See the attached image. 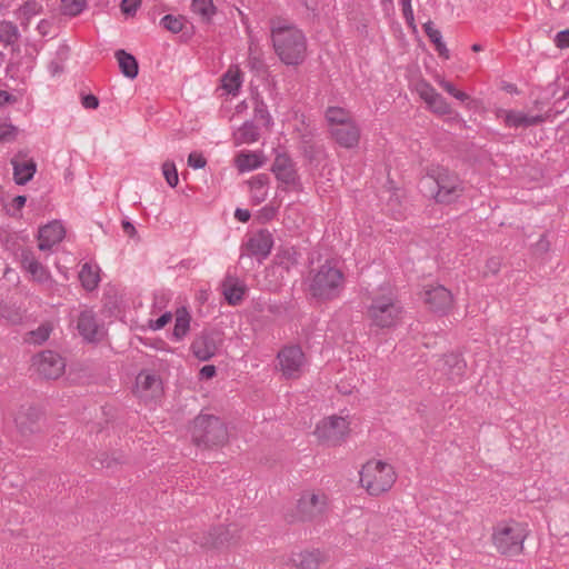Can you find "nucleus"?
I'll return each mask as SVG.
<instances>
[{
    "mask_svg": "<svg viewBox=\"0 0 569 569\" xmlns=\"http://www.w3.org/2000/svg\"><path fill=\"white\" fill-rule=\"evenodd\" d=\"M345 273L330 260L311 269L306 279V297L317 305L338 299L345 289Z\"/></svg>",
    "mask_w": 569,
    "mask_h": 569,
    "instance_id": "obj_1",
    "label": "nucleus"
},
{
    "mask_svg": "<svg viewBox=\"0 0 569 569\" xmlns=\"http://www.w3.org/2000/svg\"><path fill=\"white\" fill-rule=\"evenodd\" d=\"M423 194L439 204H451L463 193L459 174L443 166H431L420 180Z\"/></svg>",
    "mask_w": 569,
    "mask_h": 569,
    "instance_id": "obj_2",
    "label": "nucleus"
},
{
    "mask_svg": "<svg viewBox=\"0 0 569 569\" xmlns=\"http://www.w3.org/2000/svg\"><path fill=\"white\" fill-rule=\"evenodd\" d=\"M369 299L366 315L371 329H392L401 322L405 308L392 288L380 287V290L372 293Z\"/></svg>",
    "mask_w": 569,
    "mask_h": 569,
    "instance_id": "obj_3",
    "label": "nucleus"
},
{
    "mask_svg": "<svg viewBox=\"0 0 569 569\" xmlns=\"http://www.w3.org/2000/svg\"><path fill=\"white\" fill-rule=\"evenodd\" d=\"M274 51L287 66L301 64L307 56V39L303 32L293 26L272 29Z\"/></svg>",
    "mask_w": 569,
    "mask_h": 569,
    "instance_id": "obj_4",
    "label": "nucleus"
},
{
    "mask_svg": "<svg viewBox=\"0 0 569 569\" xmlns=\"http://www.w3.org/2000/svg\"><path fill=\"white\" fill-rule=\"evenodd\" d=\"M191 440L199 448L222 446L228 440V430L223 421L213 415L197 416L190 428Z\"/></svg>",
    "mask_w": 569,
    "mask_h": 569,
    "instance_id": "obj_5",
    "label": "nucleus"
},
{
    "mask_svg": "<svg viewBox=\"0 0 569 569\" xmlns=\"http://www.w3.org/2000/svg\"><path fill=\"white\" fill-rule=\"evenodd\" d=\"M395 481L396 473L392 466L381 460L367 462L360 471V483L371 496L388 491Z\"/></svg>",
    "mask_w": 569,
    "mask_h": 569,
    "instance_id": "obj_6",
    "label": "nucleus"
},
{
    "mask_svg": "<svg viewBox=\"0 0 569 569\" xmlns=\"http://www.w3.org/2000/svg\"><path fill=\"white\" fill-rule=\"evenodd\" d=\"M527 536V526L523 523L499 525L493 529L492 542L501 555L518 556L523 550Z\"/></svg>",
    "mask_w": 569,
    "mask_h": 569,
    "instance_id": "obj_7",
    "label": "nucleus"
},
{
    "mask_svg": "<svg viewBox=\"0 0 569 569\" xmlns=\"http://www.w3.org/2000/svg\"><path fill=\"white\" fill-rule=\"evenodd\" d=\"M326 506L325 496L307 492L298 500L295 512L286 513V519L290 523L312 521L325 512Z\"/></svg>",
    "mask_w": 569,
    "mask_h": 569,
    "instance_id": "obj_8",
    "label": "nucleus"
},
{
    "mask_svg": "<svg viewBox=\"0 0 569 569\" xmlns=\"http://www.w3.org/2000/svg\"><path fill=\"white\" fill-rule=\"evenodd\" d=\"M568 93H565L560 99L555 101L553 106L546 111L545 114L528 116L522 111L509 110L506 111L505 124L509 128H529L543 123L550 117L561 112L559 104L567 98Z\"/></svg>",
    "mask_w": 569,
    "mask_h": 569,
    "instance_id": "obj_9",
    "label": "nucleus"
},
{
    "mask_svg": "<svg viewBox=\"0 0 569 569\" xmlns=\"http://www.w3.org/2000/svg\"><path fill=\"white\" fill-rule=\"evenodd\" d=\"M347 431V420L342 417L331 416L317 423L315 435L321 441L337 445L345 438Z\"/></svg>",
    "mask_w": 569,
    "mask_h": 569,
    "instance_id": "obj_10",
    "label": "nucleus"
},
{
    "mask_svg": "<svg viewBox=\"0 0 569 569\" xmlns=\"http://www.w3.org/2000/svg\"><path fill=\"white\" fill-rule=\"evenodd\" d=\"M33 366L39 376L46 379L59 378L66 368L64 360L54 351L47 350L33 358Z\"/></svg>",
    "mask_w": 569,
    "mask_h": 569,
    "instance_id": "obj_11",
    "label": "nucleus"
},
{
    "mask_svg": "<svg viewBox=\"0 0 569 569\" xmlns=\"http://www.w3.org/2000/svg\"><path fill=\"white\" fill-rule=\"evenodd\" d=\"M422 299L431 311L440 315L447 313L453 301L451 291L442 284L426 287Z\"/></svg>",
    "mask_w": 569,
    "mask_h": 569,
    "instance_id": "obj_12",
    "label": "nucleus"
},
{
    "mask_svg": "<svg viewBox=\"0 0 569 569\" xmlns=\"http://www.w3.org/2000/svg\"><path fill=\"white\" fill-rule=\"evenodd\" d=\"M276 178L284 184L301 187L300 177L297 172L293 160L287 153L277 154L272 167Z\"/></svg>",
    "mask_w": 569,
    "mask_h": 569,
    "instance_id": "obj_13",
    "label": "nucleus"
},
{
    "mask_svg": "<svg viewBox=\"0 0 569 569\" xmlns=\"http://www.w3.org/2000/svg\"><path fill=\"white\" fill-rule=\"evenodd\" d=\"M251 100H253L254 113L251 119V143L260 137V130H268L272 124V118L268 111L266 103L259 99V94L251 88Z\"/></svg>",
    "mask_w": 569,
    "mask_h": 569,
    "instance_id": "obj_14",
    "label": "nucleus"
},
{
    "mask_svg": "<svg viewBox=\"0 0 569 569\" xmlns=\"http://www.w3.org/2000/svg\"><path fill=\"white\" fill-rule=\"evenodd\" d=\"M79 335L88 342L99 341L103 337V328L98 323L92 310L80 312L77 321Z\"/></svg>",
    "mask_w": 569,
    "mask_h": 569,
    "instance_id": "obj_15",
    "label": "nucleus"
},
{
    "mask_svg": "<svg viewBox=\"0 0 569 569\" xmlns=\"http://www.w3.org/2000/svg\"><path fill=\"white\" fill-rule=\"evenodd\" d=\"M330 134L340 147L353 149L359 144L360 128L353 120H350L341 126L331 127Z\"/></svg>",
    "mask_w": 569,
    "mask_h": 569,
    "instance_id": "obj_16",
    "label": "nucleus"
},
{
    "mask_svg": "<svg viewBox=\"0 0 569 569\" xmlns=\"http://www.w3.org/2000/svg\"><path fill=\"white\" fill-rule=\"evenodd\" d=\"M278 359L283 375L292 377L300 371L305 355L299 346H290L279 351Z\"/></svg>",
    "mask_w": 569,
    "mask_h": 569,
    "instance_id": "obj_17",
    "label": "nucleus"
},
{
    "mask_svg": "<svg viewBox=\"0 0 569 569\" xmlns=\"http://www.w3.org/2000/svg\"><path fill=\"white\" fill-rule=\"evenodd\" d=\"M66 236V230L59 220L50 221L39 229L38 248L41 251L50 250L53 246L61 242Z\"/></svg>",
    "mask_w": 569,
    "mask_h": 569,
    "instance_id": "obj_18",
    "label": "nucleus"
},
{
    "mask_svg": "<svg viewBox=\"0 0 569 569\" xmlns=\"http://www.w3.org/2000/svg\"><path fill=\"white\" fill-rule=\"evenodd\" d=\"M22 268L32 276V279L39 283H50L52 281L48 269L38 261L31 250H22L20 254Z\"/></svg>",
    "mask_w": 569,
    "mask_h": 569,
    "instance_id": "obj_19",
    "label": "nucleus"
},
{
    "mask_svg": "<svg viewBox=\"0 0 569 569\" xmlns=\"http://www.w3.org/2000/svg\"><path fill=\"white\" fill-rule=\"evenodd\" d=\"M41 416V411L36 407L22 408L17 413L14 421L23 436L32 435L41 430L39 425Z\"/></svg>",
    "mask_w": 569,
    "mask_h": 569,
    "instance_id": "obj_20",
    "label": "nucleus"
},
{
    "mask_svg": "<svg viewBox=\"0 0 569 569\" xmlns=\"http://www.w3.org/2000/svg\"><path fill=\"white\" fill-rule=\"evenodd\" d=\"M272 247L273 236L268 229L261 228L251 234V257L259 262L270 254Z\"/></svg>",
    "mask_w": 569,
    "mask_h": 569,
    "instance_id": "obj_21",
    "label": "nucleus"
},
{
    "mask_svg": "<svg viewBox=\"0 0 569 569\" xmlns=\"http://www.w3.org/2000/svg\"><path fill=\"white\" fill-rule=\"evenodd\" d=\"M421 98L428 104L429 109L439 116H452L458 118L459 114L452 110L447 100L435 90L431 86H427V90L421 92Z\"/></svg>",
    "mask_w": 569,
    "mask_h": 569,
    "instance_id": "obj_22",
    "label": "nucleus"
},
{
    "mask_svg": "<svg viewBox=\"0 0 569 569\" xmlns=\"http://www.w3.org/2000/svg\"><path fill=\"white\" fill-rule=\"evenodd\" d=\"M191 350L196 358L201 361H207L212 358L217 350V338L212 333H202L196 338L191 345Z\"/></svg>",
    "mask_w": 569,
    "mask_h": 569,
    "instance_id": "obj_23",
    "label": "nucleus"
},
{
    "mask_svg": "<svg viewBox=\"0 0 569 569\" xmlns=\"http://www.w3.org/2000/svg\"><path fill=\"white\" fill-rule=\"evenodd\" d=\"M290 561L299 569H317L326 561V556L319 549H307L299 552H292Z\"/></svg>",
    "mask_w": 569,
    "mask_h": 569,
    "instance_id": "obj_24",
    "label": "nucleus"
},
{
    "mask_svg": "<svg viewBox=\"0 0 569 569\" xmlns=\"http://www.w3.org/2000/svg\"><path fill=\"white\" fill-rule=\"evenodd\" d=\"M441 362V370L450 380H460L465 375L467 363L461 355L455 352L445 355Z\"/></svg>",
    "mask_w": 569,
    "mask_h": 569,
    "instance_id": "obj_25",
    "label": "nucleus"
},
{
    "mask_svg": "<svg viewBox=\"0 0 569 569\" xmlns=\"http://www.w3.org/2000/svg\"><path fill=\"white\" fill-rule=\"evenodd\" d=\"M13 168V180L19 186L27 184L37 172V163L33 159L20 160L16 157L11 160Z\"/></svg>",
    "mask_w": 569,
    "mask_h": 569,
    "instance_id": "obj_26",
    "label": "nucleus"
},
{
    "mask_svg": "<svg viewBox=\"0 0 569 569\" xmlns=\"http://www.w3.org/2000/svg\"><path fill=\"white\" fill-rule=\"evenodd\" d=\"M222 289L226 300L233 306L239 303L244 295V287L240 286L238 279L231 276L226 277Z\"/></svg>",
    "mask_w": 569,
    "mask_h": 569,
    "instance_id": "obj_27",
    "label": "nucleus"
},
{
    "mask_svg": "<svg viewBox=\"0 0 569 569\" xmlns=\"http://www.w3.org/2000/svg\"><path fill=\"white\" fill-rule=\"evenodd\" d=\"M299 150L309 163L319 161V156L322 153V147L312 140V136L310 133H303L301 136Z\"/></svg>",
    "mask_w": 569,
    "mask_h": 569,
    "instance_id": "obj_28",
    "label": "nucleus"
},
{
    "mask_svg": "<svg viewBox=\"0 0 569 569\" xmlns=\"http://www.w3.org/2000/svg\"><path fill=\"white\" fill-rule=\"evenodd\" d=\"M116 58L119 62V68L124 77L129 79H134L138 76V61L132 54L120 49L116 51Z\"/></svg>",
    "mask_w": 569,
    "mask_h": 569,
    "instance_id": "obj_29",
    "label": "nucleus"
},
{
    "mask_svg": "<svg viewBox=\"0 0 569 569\" xmlns=\"http://www.w3.org/2000/svg\"><path fill=\"white\" fill-rule=\"evenodd\" d=\"M137 388L138 390L150 392L151 397L158 396L162 388L160 379L151 373H139L137 377Z\"/></svg>",
    "mask_w": 569,
    "mask_h": 569,
    "instance_id": "obj_30",
    "label": "nucleus"
},
{
    "mask_svg": "<svg viewBox=\"0 0 569 569\" xmlns=\"http://www.w3.org/2000/svg\"><path fill=\"white\" fill-rule=\"evenodd\" d=\"M241 78H242V73H241L240 69L238 68V66H231L221 78L222 88L228 93L234 94L241 86V82H242Z\"/></svg>",
    "mask_w": 569,
    "mask_h": 569,
    "instance_id": "obj_31",
    "label": "nucleus"
},
{
    "mask_svg": "<svg viewBox=\"0 0 569 569\" xmlns=\"http://www.w3.org/2000/svg\"><path fill=\"white\" fill-rule=\"evenodd\" d=\"M191 317L186 308H180L176 312V322L172 336L176 340H181L190 328Z\"/></svg>",
    "mask_w": 569,
    "mask_h": 569,
    "instance_id": "obj_32",
    "label": "nucleus"
},
{
    "mask_svg": "<svg viewBox=\"0 0 569 569\" xmlns=\"http://www.w3.org/2000/svg\"><path fill=\"white\" fill-rule=\"evenodd\" d=\"M299 253L293 247L281 248L276 257L274 261L278 266L286 270H289L292 266L298 263Z\"/></svg>",
    "mask_w": 569,
    "mask_h": 569,
    "instance_id": "obj_33",
    "label": "nucleus"
},
{
    "mask_svg": "<svg viewBox=\"0 0 569 569\" xmlns=\"http://www.w3.org/2000/svg\"><path fill=\"white\" fill-rule=\"evenodd\" d=\"M20 39L18 27L11 21L0 22V42L6 46H12Z\"/></svg>",
    "mask_w": 569,
    "mask_h": 569,
    "instance_id": "obj_34",
    "label": "nucleus"
},
{
    "mask_svg": "<svg viewBox=\"0 0 569 569\" xmlns=\"http://www.w3.org/2000/svg\"><path fill=\"white\" fill-rule=\"evenodd\" d=\"M79 279L82 287L88 291L96 289L100 280L98 271L94 270L89 263H84L82 266L79 272Z\"/></svg>",
    "mask_w": 569,
    "mask_h": 569,
    "instance_id": "obj_35",
    "label": "nucleus"
},
{
    "mask_svg": "<svg viewBox=\"0 0 569 569\" xmlns=\"http://www.w3.org/2000/svg\"><path fill=\"white\" fill-rule=\"evenodd\" d=\"M326 119L332 127L341 126L351 120L349 112L340 107H329L326 111Z\"/></svg>",
    "mask_w": 569,
    "mask_h": 569,
    "instance_id": "obj_36",
    "label": "nucleus"
},
{
    "mask_svg": "<svg viewBox=\"0 0 569 569\" xmlns=\"http://www.w3.org/2000/svg\"><path fill=\"white\" fill-rule=\"evenodd\" d=\"M191 8L194 13L200 14L206 21H210L216 13L212 0H192Z\"/></svg>",
    "mask_w": 569,
    "mask_h": 569,
    "instance_id": "obj_37",
    "label": "nucleus"
},
{
    "mask_svg": "<svg viewBox=\"0 0 569 569\" xmlns=\"http://www.w3.org/2000/svg\"><path fill=\"white\" fill-rule=\"evenodd\" d=\"M557 92L556 83L548 84L547 88L541 90L538 97L533 100L532 106L535 110L542 111L546 106L549 103L551 98L555 97Z\"/></svg>",
    "mask_w": 569,
    "mask_h": 569,
    "instance_id": "obj_38",
    "label": "nucleus"
},
{
    "mask_svg": "<svg viewBox=\"0 0 569 569\" xmlns=\"http://www.w3.org/2000/svg\"><path fill=\"white\" fill-rule=\"evenodd\" d=\"M42 7L36 1H27L23 6L19 8L21 26L27 28L30 19L40 13Z\"/></svg>",
    "mask_w": 569,
    "mask_h": 569,
    "instance_id": "obj_39",
    "label": "nucleus"
},
{
    "mask_svg": "<svg viewBox=\"0 0 569 569\" xmlns=\"http://www.w3.org/2000/svg\"><path fill=\"white\" fill-rule=\"evenodd\" d=\"M439 86L450 96L456 98L457 100L461 102H467V107L470 106L473 100L470 98V96L461 90H458L455 84L448 80L441 79L439 81Z\"/></svg>",
    "mask_w": 569,
    "mask_h": 569,
    "instance_id": "obj_40",
    "label": "nucleus"
},
{
    "mask_svg": "<svg viewBox=\"0 0 569 569\" xmlns=\"http://www.w3.org/2000/svg\"><path fill=\"white\" fill-rule=\"evenodd\" d=\"M86 0H61L60 10L66 16H78L86 8Z\"/></svg>",
    "mask_w": 569,
    "mask_h": 569,
    "instance_id": "obj_41",
    "label": "nucleus"
},
{
    "mask_svg": "<svg viewBox=\"0 0 569 569\" xmlns=\"http://www.w3.org/2000/svg\"><path fill=\"white\" fill-rule=\"evenodd\" d=\"M183 22H184V19L182 17H174L172 14H167L161 19L160 24L168 31L178 33L182 30Z\"/></svg>",
    "mask_w": 569,
    "mask_h": 569,
    "instance_id": "obj_42",
    "label": "nucleus"
},
{
    "mask_svg": "<svg viewBox=\"0 0 569 569\" xmlns=\"http://www.w3.org/2000/svg\"><path fill=\"white\" fill-rule=\"evenodd\" d=\"M278 212V208L272 206L271 203L266 204L261 209H259L254 214V221L264 224L271 221Z\"/></svg>",
    "mask_w": 569,
    "mask_h": 569,
    "instance_id": "obj_43",
    "label": "nucleus"
},
{
    "mask_svg": "<svg viewBox=\"0 0 569 569\" xmlns=\"http://www.w3.org/2000/svg\"><path fill=\"white\" fill-rule=\"evenodd\" d=\"M162 173L170 187L174 188L178 184L179 177L174 162L166 161L162 164Z\"/></svg>",
    "mask_w": 569,
    "mask_h": 569,
    "instance_id": "obj_44",
    "label": "nucleus"
},
{
    "mask_svg": "<svg viewBox=\"0 0 569 569\" xmlns=\"http://www.w3.org/2000/svg\"><path fill=\"white\" fill-rule=\"evenodd\" d=\"M50 331H51L50 327L42 325L38 329L32 330L28 333L29 337H28L27 341H29L31 343L40 345L49 338Z\"/></svg>",
    "mask_w": 569,
    "mask_h": 569,
    "instance_id": "obj_45",
    "label": "nucleus"
},
{
    "mask_svg": "<svg viewBox=\"0 0 569 569\" xmlns=\"http://www.w3.org/2000/svg\"><path fill=\"white\" fill-rule=\"evenodd\" d=\"M430 42L433 43L436 51L438 52L440 58L449 59L450 53L446 46V43L442 41V34L441 32H436L430 34Z\"/></svg>",
    "mask_w": 569,
    "mask_h": 569,
    "instance_id": "obj_46",
    "label": "nucleus"
},
{
    "mask_svg": "<svg viewBox=\"0 0 569 569\" xmlns=\"http://www.w3.org/2000/svg\"><path fill=\"white\" fill-rule=\"evenodd\" d=\"M18 128L11 123L0 124V142H10L16 140Z\"/></svg>",
    "mask_w": 569,
    "mask_h": 569,
    "instance_id": "obj_47",
    "label": "nucleus"
},
{
    "mask_svg": "<svg viewBox=\"0 0 569 569\" xmlns=\"http://www.w3.org/2000/svg\"><path fill=\"white\" fill-rule=\"evenodd\" d=\"M120 462L119 457H110L107 452H102L96 457L93 465L100 466L101 468H112Z\"/></svg>",
    "mask_w": 569,
    "mask_h": 569,
    "instance_id": "obj_48",
    "label": "nucleus"
},
{
    "mask_svg": "<svg viewBox=\"0 0 569 569\" xmlns=\"http://www.w3.org/2000/svg\"><path fill=\"white\" fill-rule=\"evenodd\" d=\"M249 141V121H244L241 127L233 133V143L240 147Z\"/></svg>",
    "mask_w": 569,
    "mask_h": 569,
    "instance_id": "obj_49",
    "label": "nucleus"
},
{
    "mask_svg": "<svg viewBox=\"0 0 569 569\" xmlns=\"http://www.w3.org/2000/svg\"><path fill=\"white\" fill-rule=\"evenodd\" d=\"M234 164L240 173L249 170V152L247 150H240L234 158Z\"/></svg>",
    "mask_w": 569,
    "mask_h": 569,
    "instance_id": "obj_50",
    "label": "nucleus"
},
{
    "mask_svg": "<svg viewBox=\"0 0 569 569\" xmlns=\"http://www.w3.org/2000/svg\"><path fill=\"white\" fill-rule=\"evenodd\" d=\"M269 180L270 178L267 173H260L251 177V191L267 189Z\"/></svg>",
    "mask_w": 569,
    "mask_h": 569,
    "instance_id": "obj_51",
    "label": "nucleus"
},
{
    "mask_svg": "<svg viewBox=\"0 0 569 569\" xmlns=\"http://www.w3.org/2000/svg\"><path fill=\"white\" fill-rule=\"evenodd\" d=\"M403 18L409 27L416 28L411 0H400Z\"/></svg>",
    "mask_w": 569,
    "mask_h": 569,
    "instance_id": "obj_52",
    "label": "nucleus"
},
{
    "mask_svg": "<svg viewBox=\"0 0 569 569\" xmlns=\"http://www.w3.org/2000/svg\"><path fill=\"white\" fill-rule=\"evenodd\" d=\"M140 4L141 0H122L120 7L124 14L134 16Z\"/></svg>",
    "mask_w": 569,
    "mask_h": 569,
    "instance_id": "obj_53",
    "label": "nucleus"
},
{
    "mask_svg": "<svg viewBox=\"0 0 569 569\" xmlns=\"http://www.w3.org/2000/svg\"><path fill=\"white\" fill-rule=\"evenodd\" d=\"M553 42H555L556 47L559 49L569 48V29L559 31L556 34Z\"/></svg>",
    "mask_w": 569,
    "mask_h": 569,
    "instance_id": "obj_54",
    "label": "nucleus"
},
{
    "mask_svg": "<svg viewBox=\"0 0 569 569\" xmlns=\"http://www.w3.org/2000/svg\"><path fill=\"white\" fill-rule=\"evenodd\" d=\"M188 164L194 169H201L207 164V160L202 154L191 152L188 157Z\"/></svg>",
    "mask_w": 569,
    "mask_h": 569,
    "instance_id": "obj_55",
    "label": "nucleus"
},
{
    "mask_svg": "<svg viewBox=\"0 0 569 569\" xmlns=\"http://www.w3.org/2000/svg\"><path fill=\"white\" fill-rule=\"evenodd\" d=\"M266 161L267 158L261 151H251V171L262 167Z\"/></svg>",
    "mask_w": 569,
    "mask_h": 569,
    "instance_id": "obj_56",
    "label": "nucleus"
},
{
    "mask_svg": "<svg viewBox=\"0 0 569 569\" xmlns=\"http://www.w3.org/2000/svg\"><path fill=\"white\" fill-rule=\"evenodd\" d=\"M81 104L86 109H97L99 107V99L94 94H84L81 97Z\"/></svg>",
    "mask_w": 569,
    "mask_h": 569,
    "instance_id": "obj_57",
    "label": "nucleus"
},
{
    "mask_svg": "<svg viewBox=\"0 0 569 569\" xmlns=\"http://www.w3.org/2000/svg\"><path fill=\"white\" fill-rule=\"evenodd\" d=\"M172 319L171 312H164L161 315L156 321L151 322L150 327L153 330H159L163 328L167 323H169Z\"/></svg>",
    "mask_w": 569,
    "mask_h": 569,
    "instance_id": "obj_58",
    "label": "nucleus"
},
{
    "mask_svg": "<svg viewBox=\"0 0 569 569\" xmlns=\"http://www.w3.org/2000/svg\"><path fill=\"white\" fill-rule=\"evenodd\" d=\"M267 189L251 191V206L262 202L267 197Z\"/></svg>",
    "mask_w": 569,
    "mask_h": 569,
    "instance_id": "obj_59",
    "label": "nucleus"
},
{
    "mask_svg": "<svg viewBox=\"0 0 569 569\" xmlns=\"http://www.w3.org/2000/svg\"><path fill=\"white\" fill-rule=\"evenodd\" d=\"M500 258L498 257H491L487 260L486 267L491 273H498L500 270Z\"/></svg>",
    "mask_w": 569,
    "mask_h": 569,
    "instance_id": "obj_60",
    "label": "nucleus"
},
{
    "mask_svg": "<svg viewBox=\"0 0 569 569\" xmlns=\"http://www.w3.org/2000/svg\"><path fill=\"white\" fill-rule=\"evenodd\" d=\"M17 97L6 90H0V106L16 103Z\"/></svg>",
    "mask_w": 569,
    "mask_h": 569,
    "instance_id": "obj_61",
    "label": "nucleus"
},
{
    "mask_svg": "<svg viewBox=\"0 0 569 569\" xmlns=\"http://www.w3.org/2000/svg\"><path fill=\"white\" fill-rule=\"evenodd\" d=\"M216 367L212 365L203 366L200 370V378L201 379H211L216 376Z\"/></svg>",
    "mask_w": 569,
    "mask_h": 569,
    "instance_id": "obj_62",
    "label": "nucleus"
},
{
    "mask_svg": "<svg viewBox=\"0 0 569 569\" xmlns=\"http://www.w3.org/2000/svg\"><path fill=\"white\" fill-rule=\"evenodd\" d=\"M266 66L257 57H251V72L266 73Z\"/></svg>",
    "mask_w": 569,
    "mask_h": 569,
    "instance_id": "obj_63",
    "label": "nucleus"
},
{
    "mask_svg": "<svg viewBox=\"0 0 569 569\" xmlns=\"http://www.w3.org/2000/svg\"><path fill=\"white\" fill-rule=\"evenodd\" d=\"M549 248H550V242L547 239V236L542 234L536 243V250L539 252H547V251H549Z\"/></svg>",
    "mask_w": 569,
    "mask_h": 569,
    "instance_id": "obj_64",
    "label": "nucleus"
}]
</instances>
